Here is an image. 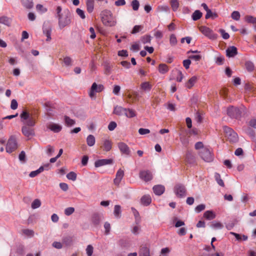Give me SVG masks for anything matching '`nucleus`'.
<instances>
[{"instance_id": "nucleus-1", "label": "nucleus", "mask_w": 256, "mask_h": 256, "mask_svg": "<svg viewBox=\"0 0 256 256\" xmlns=\"http://www.w3.org/2000/svg\"><path fill=\"white\" fill-rule=\"evenodd\" d=\"M21 122L24 126L22 128V134L26 137L30 138L34 136V130L32 128L36 124L35 116L30 115L26 110H24L20 114Z\"/></svg>"}, {"instance_id": "nucleus-2", "label": "nucleus", "mask_w": 256, "mask_h": 256, "mask_svg": "<svg viewBox=\"0 0 256 256\" xmlns=\"http://www.w3.org/2000/svg\"><path fill=\"white\" fill-rule=\"evenodd\" d=\"M101 19L102 24L107 26H113L116 25V20L112 12L109 10H103L101 14Z\"/></svg>"}, {"instance_id": "nucleus-3", "label": "nucleus", "mask_w": 256, "mask_h": 256, "mask_svg": "<svg viewBox=\"0 0 256 256\" xmlns=\"http://www.w3.org/2000/svg\"><path fill=\"white\" fill-rule=\"evenodd\" d=\"M223 130L227 140L232 143H236L238 141V136L237 134L231 128L227 126H224L223 127Z\"/></svg>"}, {"instance_id": "nucleus-4", "label": "nucleus", "mask_w": 256, "mask_h": 256, "mask_svg": "<svg viewBox=\"0 0 256 256\" xmlns=\"http://www.w3.org/2000/svg\"><path fill=\"white\" fill-rule=\"evenodd\" d=\"M18 148V143L15 136H12L9 138L6 146V151L8 153H11L16 150Z\"/></svg>"}, {"instance_id": "nucleus-5", "label": "nucleus", "mask_w": 256, "mask_h": 256, "mask_svg": "<svg viewBox=\"0 0 256 256\" xmlns=\"http://www.w3.org/2000/svg\"><path fill=\"white\" fill-rule=\"evenodd\" d=\"M70 14L68 12H65L64 15L58 17V25L60 28H62L70 23Z\"/></svg>"}, {"instance_id": "nucleus-6", "label": "nucleus", "mask_w": 256, "mask_h": 256, "mask_svg": "<svg viewBox=\"0 0 256 256\" xmlns=\"http://www.w3.org/2000/svg\"><path fill=\"white\" fill-rule=\"evenodd\" d=\"M201 158L206 162H210L213 160V156L209 148H204L198 152Z\"/></svg>"}, {"instance_id": "nucleus-7", "label": "nucleus", "mask_w": 256, "mask_h": 256, "mask_svg": "<svg viewBox=\"0 0 256 256\" xmlns=\"http://www.w3.org/2000/svg\"><path fill=\"white\" fill-rule=\"evenodd\" d=\"M227 114L232 118H238L241 116L242 111L238 108L230 106L228 108Z\"/></svg>"}, {"instance_id": "nucleus-8", "label": "nucleus", "mask_w": 256, "mask_h": 256, "mask_svg": "<svg viewBox=\"0 0 256 256\" xmlns=\"http://www.w3.org/2000/svg\"><path fill=\"white\" fill-rule=\"evenodd\" d=\"M199 30L203 34L210 39L215 40L217 38V34L214 33L212 30L208 27L201 26L199 28Z\"/></svg>"}, {"instance_id": "nucleus-9", "label": "nucleus", "mask_w": 256, "mask_h": 256, "mask_svg": "<svg viewBox=\"0 0 256 256\" xmlns=\"http://www.w3.org/2000/svg\"><path fill=\"white\" fill-rule=\"evenodd\" d=\"M174 192L178 198H183L186 196V190L185 186L182 184H177L174 188Z\"/></svg>"}, {"instance_id": "nucleus-10", "label": "nucleus", "mask_w": 256, "mask_h": 256, "mask_svg": "<svg viewBox=\"0 0 256 256\" xmlns=\"http://www.w3.org/2000/svg\"><path fill=\"white\" fill-rule=\"evenodd\" d=\"M104 87L102 84L98 85L96 82L92 84L90 92H89V96L92 98L95 96L96 92H100L104 90Z\"/></svg>"}, {"instance_id": "nucleus-11", "label": "nucleus", "mask_w": 256, "mask_h": 256, "mask_svg": "<svg viewBox=\"0 0 256 256\" xmlns=\"http://www.w3.org/2000/svg\"><path fill=\"white\" fill-rule=\"evenodd\" d=\"M140 178L145 182H148L152 178V172L148 170H144L140 172Z\"/></svg>"}, {"instance_id": "nucleus-12", "label": "nucleus", "mask_w": 256, "mask_h": 256, "mask_svg": "<svg viewBox=\"0 0 256 256\" xmlns=\"http://www.w3.org/2000/svg\"><path fill=\"white\" fill-rule=\"evenodd\" d=\"M118 148L120 152L124 154L129 155L130 154V150L126 144L124 142H120L118 144Z\"/></svg>"}, {"instance_id": "nucleus-13", "label": "nucleus", "mask_w": 256, "mask_h": 256, "mask_svg": "<svg viewBox=\"0 0 256 256\" xmlns=\"http://www.w3.org/2000/svg\"><path fill=\"white\" fill-rule=\"evenodd\" d=\"M112 159H102L96 160L94 162V166L98 168L105 165L112 164Z\"/></svg>"}, {"instance_id": "nucleus-14", "label": "nucleus", "mask_w": 256, "mask_h": 256, "mask_svg": "<svg viewBox=\"0 0 256 256\" xmlns=\"http://www.w3.org/2000/svg\"><path fill=\"white\" fill-rule=\"evenodd\" d=\"M100 148L105 152H109L112 148V142L110 140L107 138L102 140V144Z\"/></svg>"}, {"instance_id": "nucleus-15", "label": "nucleus", "mask_w": 256, "mask_h": 256, "mask_svg": "<svg viewBox=\"0 0 256 256\" xmlns=\"http://www.w3.org/2000/svg\"><path fill=\"white\" fill-rule=\"evenodd\" d=\"M124 176V171L122 169H119L117 171L116 175V178L114 180V184L116 186H118Z\"/></svg>"}, {"instance_id": "nucleus-16", "label": "nucleus", "mask_w": 256, "mask_h": 256, "mask_svg": "<svg viewBox=\"0 0 256 256\" xmlns=\"http://www.w3.org/2000/svg\"><path fill=\"white\" fill-rule=\"evenodd\" d=\"M47 128L50 130L54 132H58L62 129V127L61 126L54 123H50L47 124Z\"/></svg>"}, {"instance_id": "nucleus-17", "label": "nucleus", "mask_w": 256, "mask_h": 256, "mask_svg": "<svg viewBox=\"0 0 256 256\" xmlns=\"http://www.w3.org/2000/svg\"><path fill=\"white\" fill-rule=\"evenodd\" d=\"M226 56L228 57H234L238 54L237 48L234 46L228 47L226 50Z\"/></svg>"}, {"instance_id": "nucleus-18", "label": "nucleus", "mask_w": 256, "mask_h": 256, "mask_svg": "<svg viewBox=\"0 0 256 256\" xmlns=\"http://www.w3.org/2000/svg\"><path fill=\"white\" fill-rule=\"evenodd\" d=\"M102 218V215L98 214H94L92 216V222L94 225L97 226L100 224Z\"/></svg>"}, {"instance_id": "nucleus-19", "label": "nucleus", "mask_w": 256, "mask_h": 256, "mask_svg": "<svg viewBox=\"0 0 256 256\" xmlns=\"http://www.w3.org/2000/svg\"><path fill=\"white\" fill-rule=\"evenodd\" d=\"M12 22V18L8 16H3L0 17V24H3L8 26H10Z\"/></svg>"}, {"instance_id": "nucleus-20", "label": "nucleus", "mask_w": 256, "mask_h": 256, "mask_svg": "<svg viewBox=\"0 0 256 256\" xmlns=\"http://www.w3.org/2000/svg\"><path fill=\"white\" fill-rule=\"evenodd\" d=\"M164 187L162 185H156L153 187L154 193L158 196L162 194L164 192Z\"/></svg>"}, {"instance_id": "nucleus-21", "label": "nucleus", "mask_w": 256, "mask_h": 256, "mask_svg": "<svg viewBox=\"0 0 256 256\" xmlns=\"http://www.w3.org/2000/svg\"><path fill=\"white\" fill-rule=\"evenodd\" d=\"M198 80V78L196 76H193L190 78L188 81L185 84V86L188 88L190 89L196 83Z\"/></svg>"}, {"instance_id": "nucleus-22", "label": "nucleus", "mask_w": 256, "mask_h": 256, "mask_svg": "<svg viewBox=\"0 0 256 256\" xmlns=\"http://www.w3.org/2000/svg\"><path fill=\"white\" fill-rule=\"evenodd\" d=\"M126 111V108H124L122 106H114L113 113L118 116H121L124 114V112Z\"/></svg>"}, {"instance_id": "nucleus-23", "label": "nucleus", "mask_w": 256, "mask_h": 256, "mask_svg": "<svg viewBox=\"0 0 256 256\" xmlns=\"http://www.w3.org/2000/svg\"><path fill=\"white\" fill-rule=\"evenodd\" d=\"M152 88V85L148 82H142L140 86V88L144 92H150Z\"/></svg>"}, {"instance_id": "nucleus-24", "label": "nucleus", "mask_w": 256, "mask_h": 256, "mask_svg": "<svg viewBox=\"0 0 256 256\" xmlns=\"http://www.w3.org/2000/svg\"><path fill=\"white\" fill-rule=\"evenodd\" d=\"M86 3L88 12L92 13L94 9V0H86Z\"/></svg>"}, {"instance_id": "nucleus-25", "label": "nucleus", "mask_w": 256, "mask_h": 256, "mask_svg": "<svg viewBox=\"0 0 256 256\" xmlns=\"http://www.w3.org/2000/svg\"><path fill=\"white\" fill-rule=\"evenodd\" d=\"M151 198L148 195L144 196L141 198V202L144 206H148L151 202Z\"/></svg>"}, {"instance_id": "nucleus-26", "label": "nucleus", "mask_w": 256, "mask_h": 256, "mask_svg": "<svg viewBox=\"0 0 256 256\" xmlns=\"http://www.w3.org/2000/svg\"><path fill=\"white\" fill-rule=\"evenodd\" d=\"M204 216L208 220H213L216 218L215 214L211 210H207L204 212Z\"/></svg>"}, {"instance_id": "nucleus-27", "label": "nucleus", "mask_w": 256, "mask_h": 256, "mask_svg": "<svg viewBox=\"0 0 256 256\" xmlns=\"http://www.w3.org/2000/svg\"><path fill=\"white\" fill-rule=\"evenodd\" d=\"M96 142V139L94 136L92 134H90L86 138L87 144L90 146H92L94 145Z\"/></svg>"}, {"instance_id": "nucleus-28", "label": "nucleus", "mask_w": 256, "mask_h": 256, "mask_svg": "<svg viewBox=\"0 0 256 256\" xmlns=\"http://www.w3.org/2000/svg\"><path fill=\"white\" fill-rule=\"evenodd\" d=\"M169 70L168 66L164 64H161L158 66V71L160 74H164Z\"/></svg>"}, {"instance_id": "nucleus-29", "label": "nucleus", "mask_w": 256, "mask_h": 256, "mask_svg": "<svg viewBox=\"0 0 256 256\" xmlns=\"http://www.w3.org/2000/svg\"><path fill=\"white\" fill-rule=\"evenodd\" d=\"M21 2L26 8H31L33 6L32 0H21Z\"/></svg>"}, {"instance_id": "nucleus-30", "label": "nucleus", "mask_w": 256, "mask_h": 256, "mask_svg": "<svg viewBox=\"0 0 256 256\" xmlns=\"http://www.w3.org/2000/svg\"><path fill=\"white\" fill-rule=\"evenodd\" d=\"M22 234L28 238H32L34 235L33 230L30 229H24L22 230Z\"/></svg>"}, {"instance_id": "nucleus-31", "label": "nucleus", "mask_w": 256, "mask_h": 256, "mask_svg": "<svg viewBox=\"0 0 256 256\" xmlns=\"http://www.w3.org/2000/svg\"><path fill=\"white\" fill-rule=\"evenodd\" d=\"M140 256H150V250L147 247H142L139 254Z\"/></svg>"}, {"instance_id": "nucleus-32", "label": "nucleus", "mask_w": 256, "mask_h": 256, "mask_svg": "<svg viewBox=\"0 0 256 256\" xmlns=\"http://www.w3.org/2000/svg\"><path fill=\"white\" fill-rule=\"evenodd\" d=\"M124 115L129 118L134 117L136 116L135 111L132 109L130 108H126Z\"/></svg>"}, {"instance_id": "nucleus-33", "label": "nucleus", "mask_w": 256, "mask_h": 256, "mask_svg": "<svg viewBox=\"0 0 256 256\" xmlns=\"http://www.w3.org/2000/svg\"><path fill=\"white\" fill-rule=\"evenodd\" d=\"M44 170V166H40L38 170L30 172V174H29V176L30 178H34L40 172H42Z\"/></svg>"}, {"instance_id": "nucleus-34", "label": "nucleus", "mask_w": 256, "mask_h": 256, "mask_svg": "<svg viewBox=\"0 0 256 256\" xmlns=\"http://www.w3.org/2000/svg\"><path fill=\"white\" fill-rule=\"evenodd\" d=\"M114 214L117 218H120L121 214V207L120 205H116L114 208Z\"/></svg>"}, {"instance_id": "nucleus-35", "label": "nucleus", "mask_w": 256, "mask_h": 256, "mask_svg": "<svg viewBox=\"0 0 256 256\" xmlns=\"http://www.w3.org/2000/svg\"><path fill=\"white\" fill-rule=\"evenodd\" d=\"M170 4L172 10L174 12L176 11L180 5L178 1V0H170Z\"/></svg>"}, {"instance_id": "nucleus-36", "label": "nucleus", "mask_w": 256, "mask_h": 256, "mask_svg": "<svg viewBox=\"0 0 256 256\" xmlns=\"http://www.w3.org/2000/svg\"><path fill=\"white\" fill-rule=\"evenodd\" d=\"M245 21L248 23L254 24H256V18L252 16H246L244 18Z\"/></svg>"}, {"instance_id": "nucleus-37", "label": "nucleus", "mask_w": 256, "mask_h": 256, "mask_svg": "<svg viewBox=\"0 0 256 256\" xmlns=\"http://www.w3.org/2000/svg\"><path fill=\"white\" fill-rule=\"evenodd\" d=\"M180 140L183 145L186 146L188 144V138L184 134H180Z\"/></svg>"}, {"instance_id": "nucleus-38", "label": "nucleus", "mask_w": 256, "mask_h": 256, "mask_svg": "<svg viewBox=\"0 0 256 256\" xmlns=\"http://www.w3.org/2000/svg\"><path fill=\"white\" fill-rule=\"evenodd\" d=\"M214 178L216 180V181L217 183L220 186L224 187V184L222 180L220 178V176L218 173H215L214 174Z\"/></svg>"}, {"instance_id": "nucleus-39", "label": "nucleus", "mask_w": 256, "mask_h": 256, "mask_svg": "<svg viewBox=\"0 0 256 256\" xmlns=\"http://www.w3.org/2000/svg\"><path fill=\"white\" fill-rule=\"evenodd\" d=\"M202 13L198 10L194 11L192 15V18L194 20H197L202 16Z\"/></svg>"}, {"instance_id": "nucleus-40", "label": "nucleus", "mask_w": 256, "mask_h": 256, "mask_svg": "<svg viewBox=\"0 0 256 256\" xmlns=\"http://www.w3.org/2000/svg\"><path fill=\"white\" fill-rule=\"evenodd\" d=\"M43 32L46 35V36L47 37L46 41H50L51 40V32H52V29L50 28H44L43 30Z\"/></svg>"}, {"instance_id": "nucleus-41", "label": "nucleus", "mask_w": 256, "mask_h": 256, "mask_svg": "<svg viewBox=\"0 0 256 256\" xmlns=\"http://www.w3.org/2000/svg\"><path fill=\"white\" fill-rule=\"evenodd\" d=\"M64 122L68 126H72L75 124V121L68 116H64Z\"/></svg>"}, {"instance_id": "nucleus-42", "label": "nucleus", "mask_w": 256, "mask_h": 256, "mask_svg": "<svg viewBox=\"0 0 256 256\" xmlns=\"http://www.w3.org/2000/svg\"><path fill=\"white\" fill-rule=\"evenodd\" d=\"M218 16V15L217 14L214 12L213 13L210 10H208V11L206 12V14L205 18L206 19H208L210 18H212V19H214L215 18H216Z\"/></svg>"}, {"instance_id": "nucleus-43", "label": "nucleus", "mask_w": 256, "mask_h": 256, "mask_svg": "<svg viewBox=\"0 0 256 256\" xmlns=\"http://www.w3.org/2000/svg\"><path fill=\"white\" fill-rule=\"evenodd\" d=\"M41 206V202L39 199H35L32 204V208L36 209L38 208Z\"/></svg>"}, {"instance_id": "nucleus-44", "label": "nucleus", "mask_w": 256, "mask_h": 256, "mask_svg": "<svg viewBox=\"0 0 256 256\" xmlns=\"http://www.w3.org/2000/svg\"><path fill=\"white\" fill-rule=\"evenodd\" d=\"M66 178L68 180L74 181L76 179V174L74 172H71L67 174Z\"/></svg>"}, {"instance_id": "nucleus-45", "label": "nucleus", "mask_w": 256, "mask_h": 256, "mask_svg": "<svg viewBox=\"0 0 256 256\" xmlns=\"http://www.w3.org/2000/svg\"><path fill=\"white\" fill-rule=\"evenodd\" d=\"M36 10L38 12L40 13H44L47 11V8L40 4H37L36 6Z\"/></svg>"}, {"instance_id": "nucleus-46", "label": "nucleus", "mask_w": 256, "mask_h": 256, "mask_svg": "<svg viewBox=\"0 0 256 256\" xmlns=\"http://www.w3.org/2000/svg\"><path fill=\"white\" fill-rule=\"evenodd\" d=\"M132 6L134 10H138L140 6V4L138 0H133L132 2Z\"/></svg>"}, {"instance_id": "nucleus-47", "label": "nucleus", "mask_w": 256, "mask_h": 256, "mask_svg": "<svg viewBox=\"0 0 256 256\" xmlns=\"http://www.w3.org/2000/svg\"><path fill=\"white\" fill-rule=\"evenodd\" d=\"M231 17L234 20H238L240 18V15L238 12L234 11L232 12Z\"/></svg>"}, {"instance_id": "nucleus-48", "label": "nucleus", "mask_w": 256, "mask_h": 256, "mask_svg": "<svg viewBox=\"0 0 256 256\" xmlns=\"http://www.w3.org/2000/svg\"><path fill=\"white\" fill-rule=\"evenodd\" d=\"M245 65H246V70L248 72H252L254 70V66L252 62H246Z\"/></svg>"}, {"instance_id": "nucleus-49", "label": "nucleus", "mask_w": 256, "mask_h": 256, "mask_svg": "<svg viewBox=\"0 0 256 256\" xmlns=\"http://www.w3.org/2000/svg\"><path fill=\"white\" fill-rule=\"evenodd\" d=\"M131 210H132V211L135 217L136 222H138L140 220V214H139L138 212L134 208H132Z\"/></svg>"}, {"instance_id": "nucleus-50", "label": "nucleus", "mask_w": 256, "mask_h": 256, "mask_svg": "<svg viewBox=\"0 0 256 256\" xmlns=\"http://www.w3.org/2000/svg\"><path fill=\"white\" fill-rule=\"evenodd\" d=\"M74 212V208L73 207H68L65 209L64 214L66 216H70Z\"/></svg>"}, {"instance_id": "nucleus-51", "label": "nucleus", "mask_w": 256, "mask_h": 256, "mask_svg": "<svg viewBox=\"0 0 256 256\" xmlns=\"http://www.w3.org/2000/svg\"><path fill=\"white\" fill-rule=\"evenodd\" d=\"M152 37L150 36L146 35L142 37V41L143 44L150 43Z\"/></svg>"}, {"instance_id": "nucleus-52", "label": "nucleus", "mask_w": 256, "mask_h": 256, "mask_svg": "<svg viewBox=\"0 0 256 256\" xmlns=\"http://www.w3.org/2000/svg\"><path fill=\"white\" fill-rule=\"evenodd\" d=\"M170 44L172 46H175L177 43V40L174 34H172L170 36Z\"/></svg>"}, {"instance_id": "nucleus-53", "label": "nucleus", "mask_w": 256, "mask_h": 256, "mask_svg": "<svg viewBox=\"0 0 256 256\" xmlns=\"http://www.w3.org/2000/svg\"><path fill=\"white\" fill-rule=\"evenodd\" d=\"M194 148L196 150H200V151L202 150V148H207L206 147H204L202 142H197L195 144Z\"/></svg>"}, {"instance_id": "nucleus-54", "label": "nucleus", "mask_w": 256, "mask_h": 256, "mask_svg": "<svg viewBox=\"0 0 256 256\" xmlns=\"http://www.w3.org/2000/svg\"><path fill=\"white\" fill-rule=\"evenodd\" d=\"M64 62L66 66H70L72 64V60L69 56H66L64 58Z\"/></svg>"}, {"instance_id": "nucleus-55", "label": "nucleus", "mask_w": 256, "mask_h": 256, "mask_svg": "<svg viewBox=\"0 0 256 256\" xmlns=\"http://www.w3.org/2000/svg\"><path fill=\"white\" fill-rule=\"evenodd\" d=\"M54 152V148L50 145H48L46 147V154L48 156H51Z\"/></svg>"}, {"instance_id": "nucleus-56", "label": "nucleus", "mask_w": 256, "mask_h": 256, "mask_svg": "<svg viewBox=\"0 0 256 256\" xmlns=\"http://www.w3.org/2000/svg\"><path fill=\"white\" fill-rule=\"evenodd\" d=\"M219 32L221 34L222 36L224 39L226 40L230 38L229 34L226 32L224 30L220 29Z\"/></svg>"}, {"instance_id": "nucleus-57", "label": "nucleus", "mask_w": 256, "mask_h": 256, "mask_svg": "<svg viewBox=\"0 0 256 256\" xmlns=\"http://www.w3.org/2000/svg\"><path fill=\"white\" fill-rule=\"evenodd\" d=\"M212 227L214 228L221 229L222 228V224L220 222H214L212 224Z\"/></svg>"}, {"instance_id": "nucleus-58", "label": "nucleus", "mask_w": 256, "mask_h": 256, "mask_svg": "<svg viewBox=\"0 0 256 256\" xmlns=\"http://www.w3.org/2000/svg\"><path fill=\"white\" fill-rule=\"evenodd\" d=\"M94 248L92 245H88L86 248V254L88 256H91L93 253Z\"/></svg>"}, {"instance_id": "nucleus-59", "label": "nucleus", "mask_w": 256, "mask_h": 256, "mask_svg": "<svg viewBox=\"0 0 256 256\" xmlns=\"http://www.w3.org/2000/svg\"><path fill=\"white\" fill-rule=\"evenodd\" d=\"M76 12L82 19H84L86 18L84 12L82 10L78 8L76 10Z\"/></svg>"}, {"instance_id": "nucleus-60", "label": "nucleus", "mask_w": 256, "mask_h": 256, "mask_svg": "<svg viewBox=\"0 0 256 256\" xmlns=\"http://www.w3.org/2000/svg\"><path fill=\"white\" fill-rule=\"evenodd\" d=\"M150 132V130L148 128H140L138 130V133L141 135H144L149 134Z\"/></svg>"}, {"instance_id": "nucleus-61", "label": "nucleus", "mask_w": 256, "mask_h": 256, "mask_svg": "<svg viewBox=\"0 0 256 256\" xmlns=\"http://www.w3.org/2000/svg\"><path fill=\"white\" fill-rule=\"evenodd\" d=\"M104 228L105 229V234H108L110 232V224L108 222H106L104 224Z\"/></svg>"}, {"instance_id": "nucleus-62", "label": "nucleus", "mask_w": 256, "mask_h": 256, "mask_svg": "<svg viewBox=\"0 0 256 256\" xmlns=\"http://www.w3.org/2000/svg\"><path fill=\"white\" fill-rule=\"evenodd\" d=\"M116 126L117 124L116 122H111L108 126V128L110 130L112 131L116 128Z\"/></svg>"}, {"instance_id": "nucleus-63", "label": "nucleus", "mask_w": 256, "mask_h": 256, "mask_svg": "<svg viewBox=\"0 0 256 256\" xmlns=\"http://www.w3.org/2000/svg\"><path fill=\"white\" fill-rule=\"evenodd\" d=\"M224 58L222 56H218L216 59V63L218 65H221L223 64Z\"/></svg>"}, {"instance_id": "nucleus-64", "label": "nucleus", "mask_w": 256, "mask_h": 256, "mask_svg": "<svg viewBox=\"0 0 256 256\" xmlns=\"http://www.w3.org/2000/svg\"><path fill=\"white\" fill-rule=\"evenodd\" d=\"M248 125L253 128H256V118H252L248 122Z\"/></svg>"}]
</instances>
